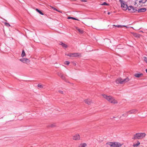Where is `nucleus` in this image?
I'll list each match as a JSON object with an SVG mask.
<instances>
[{"label": "nucleus", "mask_w": 147, "mask_h": 147, "mask_svg": "<svg viewBox=\"0 0 147 147\" xmlns=\"http://www.w3.org/2000/svg\"><path fill=\"white\" fill-rule=\"evenodd\" d=\"M38 86L39 87V88H43V86L41 85V84H38Z\"/></svg>", "instance_id": "nucleus-29"}, {"label": "nucleus", "mask_w": 147, "mask_h": 147, "mask_svg": "<svg viewBox=\"0 0 147 147\" xmlns=\"http://www.w3.org/2000/svg\"><path fill=\"white\" fill-rule=\"evenodd\" d=\"M81 54L79 53H73V57H80Z\"/></svg>", "instance_id": "nucleus-12"}, {"label": "nucleus", "mask_w": 147, "mask_h": 147, "mask_svg": "<svg viewBox=\"0 0 147 147\" xmlns=\"http://www.w3.org/2000/svg\"><path fill=\"white\" fill-rule=\"evenodd\" d=\"M58 75L60 76L62 79L63 80L65 79V77L61 74L59 73L58 74Z\"/></svg>", "instance_id": "nucleus-20"}, {"label": "nucleus", "mask_w": 147, "mask_h": 147, "mask_svg": "<svg viewBox=\"0 0 147 147\" xmlns=\"http://www.w3.org/2000/svg\"><path fill=\"white\" fill-rule=\"evenodd\" d=\"M51 7V8L53 9L54 10H55L57 11H59L58 10L56 9L55 8H54V7Z\"/></svg>", "instance_id": "nucleus-32"}, {"label": "nucleus", "mask_w": 147, "mask_h": 147, "mask_svg": "<svg viewBox=\"0 0 147 147\" xmlns=\"http://www.w3.org/2000/svg\"><path fill=\"white\" fill-rule=\"evenodd\" d=\"M140 144V143L138 141H137L136 144H134L133 146L134 147H137L139 146Z\"/></svg>", "instance_id": "nucleus-15"}, {"label": "nucleus", "mask_w": 147, "mask_h": 147, "mask_svg": "<svg viewBox=\"0 0 147 147\" xmlns=\"http://www.w3.org/2000/svg\"><path fill=\"white\" fill-rule=\"evenodd\" d=\"M69 63L70 62L68 61H66L64 63V64H65L67 65H68Z\"/></svg>", "instance_id": "nucleus-27"}, {"label": "nucleus", "mask_w": 147, "mask_h": 147, "mask_svg": "<svg viewBox=\"0 0 147 147\" xmlns=\"http://www.w3.org/2000/svg\"><path fill=\"white\" fill-rule=\"evenodd\" d=\"M67 19H72L74 20H78L76 19L75 18H74V17H68L67 18Z\"/></svg>", "instance_id": "nucleus-24"}, {"label": "nucleus", "mask_w": 147, "mask_h": 147, "mask_svg": "<svg viewBox=\"0 0 147 147\" xmlns=\"http://www.w3.org/2000/svg\"><path fill=\"white\" fill-rule=\"evenodd\" d=\"M146 10V9L145 8H142L139 9L138 10V12H144Z\"/></svg>", "instance_id": "nucleus-13"}, {"label": "nucleus", "mask_w": 147, "mask_h": 147, "mask_svg": "<svg viewBox=\"0 0 147 147\" xmlns=\"http://www.w3.org/2000/svg\"><path fill=\"white\" fill-rule=\"evenodd\" d=\"M86 145H87L86 143H84L80 144L78 147H86Z\"/></svg>", "instance_id": "nucleus-17"}, {"label": "nucleus", "mask_w": 147, "mask_h": 147, "mask_svg": "<svg viewBox=\"0 0 147 147\" xmlns=\"http://www.w3.org/2000/svg\"><path fill=\"white\" fill-rule=\"evenodd\" d=\"M135 77L137 78H139L142 77L143 76V74L142 73H135L134 74Z\"/></svg>", "instance_id": "nucleus-10"}, {"label": "nucleus", "mask_w": 147, "mask_h": 147, "mask_svg": "<svg viewBox=\"0 0 147 147\" xmlns=\"http://www.w3.org/2000/svg\"><path fill=\"white\" fill-rule=\"evenodd\" d=\"M56 126V124L55 123H53L50 124L49 125L48 127H54Z\"/></svg>", "instance_id": "nucleus-14"}, {"label": "nucleus", "mask_w": 147, "mask_h": 147, "mask_svg": "<svg viewBox=\"0 0 147 147\" xmlns=\"http://www.w3.org/2000/svg\"><path fill=\"white\" fill-rule=\"evenodd\" d=\"M60 45H62L63 47L65 48H67L68 47L67 45L62 42L61 43Z\"/></svg>", "instance_id": "nucleus-18"}, {"label": "nucleus", "mask_w": 147, "mask_h": 147, "mask_svg": "<svg viewBox=\"0 0 147 147\" xmlns=\"http://www.w3.org/2000/svg\"><path fill=\"white\" fill-rule=\"evenodd\" d=\"M110 14V12H109L108 13V15Z\"/></svg>", "instance_id": "nucleus-38"}, {"label": "nucleus", "mask_w": 147, "mask_h": 147, "mask_svg": "<svg viewBox=\"0 0 147 147\" xmlns=\"http://www.w3.org/2000/svg\"><path fill=\"white\" fill-rule=\"evenodd\" d=\"M102 5H108V4L106 2H104L103 3L101 4Z\"/></svg>", "instance_id": "nucleus-31"}, {"label": "nucleus", "mask_w": 147, "mask_h": 147, "mask_svg": "<svg viewBox=\"0 0 147 147\" xmlns=\"http://www.w3.org/2000/svg\"><path fill=\"white\" fill-rule=\"evenodd\" d=\"M137 110L136 109H132L131 110H130L129 111L126 112L125 114L128 115V114H135L137 113Z\"/></svg>", "instance_id": "nucleus-8"}, {"label": "nucleus", "mask_w": 147, "mask_h": 147, "mask_svg": "<svg viewBox=\"0 0 147 147\" xmlns=\"http://www.w3.org/2000/svg\"><path fill=\"white\" fill-rule=\"evenodd\" d=\"M117 26L118 27H122V26H121V25H119V26Z\"/></svg>", "instance_id": "nucleus-34"}, {"label": "nucleus", "mask_w": 147, "mask_h": 147, "mask_svg": "<svg viewBox=\"0 0 147 147\" xmlns=\"http://www.w3.org/2000/svg\"><path fill=\"white\" fill-rule=\"evenodd\" d=\"M128 10L131 12H134L137 11V9L132 6H129L128 8Z\"/></svg>", "instance_id": "nucleus-9"}, {"label": "nucleus", "mask_w": 147, "mask_h": 147, "mask_svg": "<svg viewBox=\"0 0 147 147\" xmlns=\"http://www.w3.org/2000/svg\"><path fill=\"white\" fill-rule=\"evenodd\" d=\"M19 60L23 63H26L27 65H29L30 62V60L26 58L21 59H20Z\"/></svg>", "instance_id": "nucleus-4"}, {"label": "nucleus", "mask_w": 147, "mask_h": 147, "mask_svg": "<svg viewBox=\"0 0 147 147\" xmlns=\"http://www.w3.org/2000/svg\"><path fill=\"white\" fill-rule=\"evenodd\" d=\"M102 96L108 102L111 103L116 104L118 103L117 101L112 96H108L105 94H102Z\"/></svg>", "instance_id": "nucleus-1"}, {"label": "nucleus", "mask_w": 147, "mask_h": 147, "mask_svg": "<svg viewBox=\"0 0 147 147\" xmlns=\"http://www.w3.org/2000/svg\"><path fill=\"white\" fill-rule=\"evenodd\" d=\"M129 80H130L128 77H127L124 79L121 78H118L116 80L115 82L116 83V85L119 84H122L128 82Z\"/></svg>", "instance_id": "nucleus-2"}, {"label": "nucleus", "mask_w": 147, "mask_h": 147, "mask_svg": "<svg viewBox=\"0 0 147 147\" xmlns=\"http://www.w3.org/2000/svg\"><path fill=\"white\" fill-rule=\"evenodd\" d=\"M119 1L121 3V7L122 9L124 10L127 9V5L124 3L123 1L122 0H119Z\"/></svg>", "instance_id": "nucleus-5"}, {"label": "nucleus", "mask_w": 147, "mask_h": 147, "mask_svg": "<svg viewBox=\"0 0 147 147\" xmlns=\"http://www.w3.org/2000/svg\"><path fill=\"white\" fill-rule=\"evenodd\" d=\"M36 11H37L38 13H39L40 14L42 15H43L44 14L41 12L40 10L38 9H36Z\"/></svg>", "instance_id": "nucleus-22"}, {"label": "nucleus", "mask_w": 147, "mask_h": 147, "mask_svg": "<svg viewBox=\"0 0 147 147\" xmlns=\"http://www.w3.org/2000/svg\"><path fill=\"white\" fill-rule=\"evenodd\" d=\"M135 37H137L138 36V34L134 33H131Z\"/></svg>", "instance_id": "nucleus-28"}, {"label": "nucleus", "mask_w": 147, "mask_h": 147, "mask_svg": "<svg viewBox=\"0 0 147 147\" xmlns=\"http://www.w3.org/2000/svg\"><path fill=\"white\" fill-rule=\"evenodd\" d=\"M26 55V53H25L24 50H23L22 51L21 56L22 57H24Z\"/></svg>", "instance_id": "nucleus-19"}, {"label": "nucleus", "mask_w": 147, "mask_h": 147, "mask_svg": "<svg viewBox=\"0 0 147 147\" xmlns=\"http://www.w3.org/2000/svg\"><path fill=\"white\" fill-rule=\"evenodd\" d=\"M122 26V27H125L127 28V27L126 26Z\"/></svg>", "instance_id": "nucleus-35"}, {"label": "nucleus", "mask_w": 147, "mask_h": 147, "mask_svg": "<svg viewBox=\"0 0 147 147\" xmlns=\"http://www.w3.org/2000/svg\"><path fill=\"white\" fill-rule=\"evenodd\" d=\"M76 29L78 30L79 32L81 34H82L84 32V31L82 30L81 29L78 27H76Z\"/></svg>", "instance_id": "nucleus-16"}, {"label": "nucleus", "mask_w": 147, "mask_h": 147, "mask_svg": "<svg viewBox=\"0 0 147 147\" xmlns=\"http://www.w3.org/2000/svg\"><path fill=\"white\" fill-rule=\"evenodd\" d=\"M146 136L145 133H138L134 135L132 139L133 140H137L143 138H144Z\"/></svg>", "instance_id": "nucleus-3"}, {"label": "nucleus", "mask_w": 147, "mask_h": 147, "mask_svg": "<svg viewBox=\"0 0 147 147\" xmlns=\"http://www.w3.org/2000/svg\"><path fill=\"white\" fill-rule=\"evenodd\" d=\"M65 55L67 56L73 57V53H69L68 54H66Z\"/></svg>", "instance_id": "nucleus-21"}, {"label": "nucleus", "mask_w": 147, "mask_h": 147, "mask_svg": "<svg viewBox=\"0 0 147 147\" xmlns=\"http://www.w3.org/2000/svg\"><path fill=\"white\" fill-rule=\"evenodd\" d=\"M5 24L7 26H10V25L8 23L5 22Z\"/></svg>", "instance_id": "nucleus-30"}, {"label": "nucleus", "mask_w": 147, "mask_h": 147, "mask_svg": "<svg viewBox=\"0 0 147 147\" xmlns=\"http://www.w3.org/2000/svg\"><path fill=\"white\" fill-rule=\"evenodd\" d=\"M143 60L147 64V57H143Z\"/></svg>", "instance_id": "nucleus-23"}, {"label": "nucleus", "mask_w": 147, "mask_h": 147, "mask_svg": "<svg viewBox=\"0 0 147 147\" xmlns=\"http://www.w3.org/2000/svg\"><path fill=\"white\" fill-rule=\"evenodd\" d=\"M146 72L147 73V69H146Z\"/></svg>", "instance_id": "nucleus-37"}, {"label": "nucleus", "mask_w": 147, "mask_h": 147, "mask_svg": "<svg viewBox=\"0 0 147 147\" xmlns=\"http://www.w3.org/2000/svg\"><path fill=\"white\" fill-rule=\"evenodd\" d=\"M74 65H76V63H74Z\"/></svg>", "instance_id": "nucleus-36"}, {"label": "nucleus", "mask_w": 147, "mask_h": 147, "mask_svg": "<svg viewBox=\"0 0 147 147\" xmlns=\"http://www.w3.org/2000/svg\"><path fill=\"white\" fill-rule=\"evenodd\" d=\"M108 144L109 145L111 146H113L114 144V142H110Z\"/></svg>", "instance_id": "nucleus-25"}, {"label": "nucleus", "mask_w": 147, "mask_h": 147, "mask_svg": "<svg viewBox=\"0 0 147 147\" xmlns=\"http://www.w3.org/2000/svg\"><path fill=\"white\" fill-rule=\"evenodd\" d=\"M147 1V0H140L139 2L144 3H145Z\"/></svg>", "instance_id": "nucleus-26"}, {"label": "nucleus", "mask_w": 147, "mask_h": 147, "mask_svg": "<svg viewBox=\"0 0 147 147\" xmlns=\"http://www.w3.org/2000/svg\"><path fill=\"white\" fill-rule=\"evenodd\" d=\"M80 137L78 134H76L73 136L72 139L75 140H80Z\"/></svg>", "instance_id": "nucleus-7"}, {"label": "nucleus", "mask_w": 147, "mask_h": 147, "mask_svg": "<svg viewBox=\"0 0 147 147\" xmlns=\"http://www.w3.org/2000/svg\"><path fill=\"white\" fill-rule=\"evenodd\" d=\"M59 92L61 94H63V92L61 90H59Z\"/></svg>", "instance_id": "nucleus-33"}, {"label": "nucleus", "mask_w": 147, "mask_h": 147, "mask_svg": "<svg viewBox=\"0 0 147 147\" xmlns=\"http://www.w3.org/2000/svg\"><path fill=\"white\" fill-rule=\"evenodd\" d=\"M58 11V12H60V13H62V12H61V11Z\"/></svg>", "instance_id": "nucleus-39"}, {"label": "nucleus", "mask_w": 147, "mask_h": 147, "mask_svg": "<svg viewBox=\"0 0 147 147\" xmlns=\"http://www.w3.org/2000/svg\"><path fill=\"white\" fill-rule=\"evenodd\" d=\"M113 146V147H120L122 146V144L120 143L114 142Z\"/></svg>", "instance_id": "nucleus-11"}, {"label": "nucleus", "mask_w": 147, "mask_h": 147, "mask_svg": "<svg viewBox=\"0 0 147 147\" xmlns=\"http://www.w3.org/2000/svg\"><path fill=\"white\" fill-rule=\"evenodd\" d=\"M84 102L87 105H91L93 102L91 99L90 98L85 99L84 100Z\"/></svg>", "instance_id": "nucleus-6"}]
</instances>
